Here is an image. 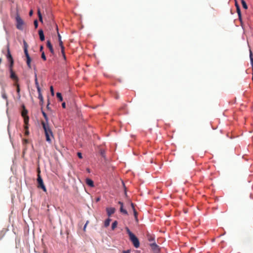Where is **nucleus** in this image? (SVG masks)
<instances>
[{"instance_id": "obj_1", "label": "nucleus", "mask_w": 253, "mask_h": 253, "mask_svg": "<svg viewBox=\"0 0 253 253\" xmlns=\"http://www.w3.org/2000/svg\"><path fill=\"white\" fill-rule=\"evenodd\" d=\"M42 125L44 131L46 140L49 143H51L50 136L53 137L52 131L48 124H46L44 122H42Z\"/></svg>"}, {"instance_id": "obj_2", "label": "nucleus", "mask_w": 253, "mask_h": 253, "mask_svg": "<svg viewBox=\"0 0 253 253\" xmlns=\"http://www.w3.org/2000/svg\"><path fill=\"white\" fill-rule=\"evenodd\" d=\"M127 233L128 234L129 240L132 243L134 247L136 248H138L140 246V243L138 239L135 236V235L132 233L128 227L126 228Z\"/></svg>"}, {"instance_id": "obj_3", "label": "nucleus", "mask_w": 253, "mask_h": 253, "mask_svg": "<svg viewBox=\"0 0 253 253\" xmlns=\"http://www.w3.org/2000/svg\"><path fill=\"white\" fill-rule=\"evenodd\" d=\"M28 45L27 43L24 41V53H25V56L27 58L26 62H27V64L28 66L30 68H31V59L30 55L28 52Z\"/></svg>"}, {"instance_id": "obj_4", "label": "nucleus", "mask_w": 253, "mask_h": 253, "mask_svg": "<svg viewBox=\"0 0 253 253\" xmlns=\"http://www.w3.org/2000/svg\"><path fill=\"white\" fill-rule=\"evenodd\" d=\"M37 182H38V187L39 188L42 189L43 191L46 192V187H45V185H44L42 179L40 174V172L38 174Z\"/></svg>"}, {"instance_id": "obj_5", "label": "nucleus", "mask_w": 253, "mask_h": 253, "mask_svg": "<svg viewBox=\"0 0 253 253\" xmlns=\"http://www.w3.org/2000/svg\"><path fill=\"white\" fill-rule=\"evenodd\" d=\"M16 21L17 28L20 30H23V26L24 25V21L18 14H17L16 15Z\"/></svg>"}, {"instance_id": "obj_6", "label": "nucleus", "mask_w": 253, "mask_h": 253, "mask_svg": "<svg viewBox=\"0 0 253 253\" xmlns=\"http://www.w3.org/2000/svg\"><path fill=\"white\" fill-rule=\"evenodd\" d=\"M23 110L22 112V116L24 118V121L25 123V128L27 129L28 128V122H29V117L27 115L28 113V111L27 110L25 109V107L23 106Z\"/></svg>"}, {"instance_id": "obj_7", "label": "nucleus", "mask_w": 253, "mask_h": 253, "mask_svg": "<svg viewBox=\"0 0 253 253\" xmlns=\"http://www.w3.org/2000/svg\"><path fill=\"white\" fill-rule=\"evenodd\" d=\"M6 56H7L8 60L10 62V66L11 67H12L14 61H13L12 57L10 54L9 48L8 46L7 47V53Z\"/></svg>"}, {"instance_id": "obj_8", "label": "nucleus", "mask_w": 253, "mask_h": 253, "mask_svg": "<svg viewBox=\"0 0 253 253\" xmlns=\"http://www.w3.org/2000/svg\"><path fill=\"white\" fill-rule=\"evenodd\" d=\"M150 246L152 249L156 253L160 252V248L155 243H153L150 244Z\"/></svg>"}, {"instance_id": "obj_9", "label": "nucleus", "mask_w": 253, "mask_h": 253, "mask_svg": "<svg viewBox=\"0 0 253 253\" xmlns=\"http://www.w3.org/2000/svg\"><path fill=\"white\" fill-rule=\"evenodd\" d=\"M10 78L12 80L17 82L18 81V78L17 76L15 75L14 71L12 70V67H11L10 66Z\"/></svg>"}, {"instance_id": "obj_10", "label": "nucleus", "mask_w": 253, "mask_h": 253, "mask_svg": "<svg viewBox=\"0 0 253 253\" xmlns=\"http://www.w3.org/2000/svg\"><path fill=\"white\" fill-rule=\"evenodd\" d=\"M56 30L57 31L59 45L61 47V48H64L63 42H62V41L61 40V35H60V34L58 32V27H57V25H56Z\"/></svg>"}, {"instance_id": "obj_11", "label": "nucleus", "mask_w": 253, "mask_h": 253, "mask_svg": "<svg viewBox=\"0 0 253 253\" xmlns=\"http://www.w3.org/2000/svg\"><path fill=\"white\" fill-rule=\"evenodd\" d=\"M107 214L110 216L111 214H113L115 211V209L114 208H108L106 209Z\"/></svg>"}, {"instance_id": "obj_12", "label": "nucleus", "mask_w": 253, "mask_h": 253, "mask_svg": "<svg viewBox=\"0 0 253 253\" xmlns=\"http://www.w3.org/2000/svg\"><path fill=\"white\" fill-rule=\"evenodd\" d=\"M35 84H36V87L37 88L38 92H40V89H41V88L40 87V85H39V83L38 81L37 74L36 72H35Z\"/></svg>"}, {"instance_id": "obj_13", "label": "nucleus", "mask_w": 253, "mask_h": 253, "mask_svg": "<svg viewBox=\"0 0 253 253\" xmlns=\"http://www.w3.org/2000/svg\"><path fill=\"white\" fill-rule=\"evenodd\" d=\"M47 47L49 48L50 52L52 54H54V50L52 45L49 41H47Z\"/></svg>"}, {"instance_id": "obj_14", "label": "nucleus", "mask_w": 253, "mask_h": 253, "mask_svg": "<svg viewBox=\"0 0 253 253\" xmlns=\"http://www.w3.org/2000/svg\"><path fill=\"white\" fill-rule=\"evenodd\" d=\"M86 183L87 185H88L89 186L91 187H94L93 181L91 179L87 178L86 179Z\"/></svg>"}, {"instance_id": "obj_15", "label": "nucleus", "mask_w": 253, "mask_h": 253, "mask_svg": "<svg viewBox=\"0 0 253 253\" xmlns=\"http://www.w3.org/2000/svg\"><path fill=\"white\" fill-rule=\"evenodd\" d=\"M39 34L40 40L42 41H43L44 40V36L43 34V32L42 29H41L39 31Z\"/></svg>"}, {"instance_id": "obj_16", "label": "nucleus", "mask_w": 253, "mask_h": 253, "mask_svg": "<svg viewBox=\"0 0 253 253\" xmlns=\"http://www.w3.org/2000/svg\"><path fill=\"white\" fill-rule=\"evenodd\" d=\"M42 114L45 120V123L46 124H48V117H47V116L46 115V114L45 113L44 111H43V110L42 111Z\"/></svg>"}, {"instance_id": "obj_17", "label": "nucleus", "mask_w": 253, "mask_h": 253, "mask_svg": "<svg viewBox=\"0 0 253 253\" xmlns=\"http://www.w3.org/2000/svg\"><path fill=\"white\" fill-rule=\"evenodd\" d=\"M250 58L251 60V63L252 67L253 73V53L251 50H250Z\"/></svg>"}, {"instance_id": "obj_18", "label": "nucleus", "mask_w": 253, "mask_h": 253, "mask_svg": "<svg viewBox=\"0 0 253 253\" xmlns=\"http://www.w3.org/2000/svg\"><path fill=\"white\" fill-rule=\"evenodd\" d=\"M38 14L40 21L42 23L43 22L42 17V14L41 13L40 8H38Z\"/></svg>"}, {"instance_id": "obj_19", "label": "nucleus", "mask_w": 253, "mask_h": 253, "mask_svg": "<svg viewBox=\"0 0 253 253\" xmlns=\"http://www.w3.org/2000/svg\"><path fill=\"white\" fill-rule=\"evenodd\" d=\"M120 211L125 214V215H127L128 213H127V211H126V210H125L124 208H123V206L122 207H121L120 208Z\"/></svg>"}, {"instance_id": "obj_20", "label": "nucleus", "mask_w": 253, "mask_h": 253, "mask_svg": "<svg viewBox=\"0 0 253 253\" xmlns=\"http://www.w3.org/2000/svg\"><path fill=\"white\" fill-rule=\"evenodd\" d=\"M38 93H39V97H38L39 99H40V101L42 102L43 101V98L42 95V94L41 89H40V92H38Z\"/></svg>"}, {"instance_id": "obj_21", "label": "nucleus", "mask_w": 253, "mask_h": 253, "mask_svg": "<svg viewBox=\"0 0 253 253\" xmlns=\"http://www.w3.org/2000/svg\"><path fill=\"white\" fill-rule=\"evenodd\" d=\"M110 221H111V219H110V218H108L105 221V222H104L105 227H107L109 225Z\"/></svg>"}, {"instance_id": "obj_22", "label": "nucleus", "mask_w": 253, "mask_h": 253, "mask_svg": "<svg viewBox=\"0 0 253 253\" xmlns=\"http://www.w3.org/2000/svg\"><path fill=\"white\" fill-rule=\"evenodd\" d=\"M118 225V222L117 221H115L112 224V230H114L116 227Z\"/></svg>"}, {"instance_id": "obj_23", "label": "nucleus", "mask_w": 253, "mask_h": 253, "mask_svg": "<svg viewBox=\"0 0 253 253\" xmlns=\"http://www.w3.org/2000/svg\"><path fill=\"white\" fill-rule=\"evenodd\" d=\"M56 96L59 99L60 101H62L63 100V98L60 93L57 92L56 93Z\"/></svg>"}, {"instance_id": "obj_24", "label": "nucleus", "mask_w": 253, "mask_h": 253, "mask_svg": "<svg viewBox=\"0 0 253 253\" xmlns=\"http://www.w3.org/2000/svg\"><path fill=\"white\" fill-rule=\"evenodd\" d=\"M241 2H242L243 8L246 9H247L248 6H247V4H246L245 1L244 0H242Z\"/></svg>"}, {"instance_id": "obj_25", "label": "nucleus", "mask_w": 253, "mask_h": 253, "mask_svg": "<svg viewBox=\"0 0 253 253\" xmlns=\"http://www.w3.org/2000/svg\"><path fill=\"white\" fill-rule=\"evenodd\" d=\"M236 10H237V12L238 13L239 18L240 19H241V10H240V7L236 8Z\"/></svg>"}, {"instance_id": "obj_26", "label": "nucleus", "mask_w": 253, "mask_h": 253, "mask_svg": "<svg viewBox=\"0 0 253 253\" xmlns=\"http://www.w3.org/2000/svg\"><path fill=\"white\" fill-rule=\"evenodd\" d=\"M61 53H62V54L63 55V57L64 58V60H66V58L65 53V51H64V48H61Z\"/></svg>"}, {"instance_id": "obj_27", "label": "nucleus", "mask_w": 253, "mask_h": 253, "mask_svg": "<svg viewBox=\"0 0 253 253\" xmlns=\"http://www.w3.org/2000/svg\"><path fill=\"white\" fill-rule=\"evenodd\" d=\"M2 97L5 99H7V95L5 92V91L3 90L2 92Z\"/></svg>"}, {"instance_id": "obj_28", "label": "nucleus", "mask_w": 253, "mask_h": 253, "mask_svg": "<svg viewBox=\"0 0 253 253\" xmlns=\"http://www.w3.org/2000/svg\"><path fill=\"white\" fill-rule=\"evenodd\" d=\"M133 211L134 215V217H135V218L136 220L138 221V219H137V212L136 210H134Z\"/></svg>"}, {"instance_id": "obj_29", "label": "nucleus", "mask_w": 253, "mask_h": 253, "mask_svg": "<svg viewBox=\"0 0 253 253\" xmlns=\"http://www.w3.org/2000/svg\"><path fill=\"white\" fill-rule=\"evenodd\" d=\"M15 85H16V87H17V89H16L17 92L18 94V95H19V94H20V86H19V85L18 84H16Z\"/></svg>"}, {"instance_id": "obj_30", "label": "nucleus", "mask_w": 253, "mask_h": 253, "mask_svg": "<svg viewBox=\"0 0 253 253\" xmlns=\"http://www.w3.org/2000/svg\"><path fill=\"white\" fill-rule=\"evenodd\" d=\"M34 24L35 28H37L38 26V22L37 20H35L34 22Z\"/></svg>"}, {"instance_id": "obj_31", "label": "nucleus", "mask_w": 253, "mask_h": 253, "mask_svg": "<svg viewBox=\"0 0 253 253\" xmlns=\"http://www.w3.org/2000/svg\"><path fill=\"white\" fill-rule=\"evenodd\" d=\"M28 143H29V141L28 139H24L23 140V145H26V144H28Z\"/></svg>"}, {"instance_id": "obj_32", "label": "nucleus", "mask_w": 253, "mask_h": 253, "mask_svg": "<svg viewBox=\"0 0 253 253\" xmlns=\"http://www.w3.org/2000/svg\"><path fill=\"white\" fill-rule=\"evenodd\" d=\"M42 58L44 60H46V56L45 55V54H44V52H42Z\"/></svg>"}, {"instance_id": "obj_33", "label": "nucleus", "mask_w": 253, "mask_h": 253, "mask_svg": "<svg viewBox=\"0 0 253 253\" xmlns=\"http://www.w3.org/2000/svg\"><path fill=\"white\" fill-rule=\"evenodd\" d=\"M50 92H51V93L52 95H54V90H53V87L52 86H51L50 87Z\"/></svg>"}, {"instance_id": "obj_34", "label": "nucleus", "mask_w": 253, "mask_h": 253, "mask_svg": "<svg viewBox=\"0 0 253 253\" xmlns=\"http://www.w3.org/2000/svg\"><path fill=\"white\" fill-rule=\"evenodd\" d=\"M77 155L78 156V157L80 159H82L83 157H82V154L81 152H78L77 153Z\"/></svg>"}, {"instance_id": "obj_35", "label": "nucleus", "mask_w": 253, "mask_h": 253, "mask_svg": "<svg viewBox=\"0 0 253 253\" xmlns=\"http://www.w3.org/2000/svg\"><path fill=\"white\" fill-rule=\"evenodd\" d=\"M24 128H25V130H26L25 132V135H29V131L28 130V127L27 129H26L25 127H24Z\"/></svg>"}, {"instance_id": "obj_36", "label": "nucleus", "mask_w": 253, "mask_h": 253, "mask_svg": "<svg viewBox=\"0 0 253 253\" xmlns=\"http://www.w3.org/2000/svg\"><path fill=\"white\" fill-rule=\"evenodd\" d=\"M235 6H236V8L240 7V6H239V4L238 3V2H237V1L236 0H235Z\"/></svg>"}, {"instance_id": "obj_37", "label": "nucleus", "mask_w": 253, "mask_h": 253, "mask_svg": "<svg viewBox=\"0 0 253 253\" xmlns=\"http://www.w3.org/2000/svg\"><path fill=\"white\" fill-rule=\"evenodd\" d=\"M130 205H131V207L132 208V210L133 211L134 210H135V207H134V204L133 203H131Z\"/></svg>"}, {"instance_id": "obj_38", "label": "nucleus", "mask_w": 253, "mask_h": 253, "mask_svg": "<svg viewBox=\"0 0 253 253\" xmlns=\"http://www.w3.org/2000/svg\"><path fill=\"white\" fill-rule=\"evenodd\" d=\"M89 221H87L86 223L85 224V225H84V230L85 231V228H86V227L87 225V224L88 223Z\"/></svg>"}, {"instance_id": "obj_39", "label": "nucleus", "mask_w": 253, "mask_h": 253, "mask_svg": "<svg viewBox=\"0 0 253 253\" xmlns=\"http://www.w3.org/2000/svg\"><path fill=\"white\" fill-rule=\"evenodd\" d=\"M130 253V250H128L126 251H124L122 253Z\"/></svg>"}, {"instance_id": "obj_40", "label": "nucleus", "mask_w": 253, "mask_h": 253, "mask_svg": "<svg viewBox=\"0 0 253 253\" xmlns=\"http://www.w3.org/2000/svg\"><path fill=\"white\" fill-rule=\"evenodd\" d=\"M149 241L150 242H151V241H153L154 240V239L153 238V237H150L149 239H148Z\"/></svg>"}, {"instance_id": "obj_41", "label": "nucleus", "mask_w": 253, "mask_h": 253, "mask_svg": "<svg viewBox=\"0 0 253 253\" xmlns=\"http://www.w3.org/2000/svg\"><path fill=\"white\" fill-rule=\"evenodd\" d=\"M33 14V11L32 10H30L29 12V15L31 16Z\"/></svg>"}, {"instance_id": "obj_42", "label": "nucleus", "mask_w": 253, "mask_h": 253, "mask_svg": "<svg viewBox=\"0 0 253 253\" xmlns=\"http://www.w3.org/2000/svg\"><path fill=\"white\" fill-rule=\"evenodd\" d=\"M62 106L63 108H65L66 107V104L65 102L62 103Z\"/></svg>"}, {"instance_id": "obj_43", "label": "nucleus", "mask_w": 253, "mask_h": 253, "mask_svg": "<svg viewBox=\"0 0 253 253\" xmlns=\"http://www.w3.org/2000/svg\"><path fill=\"white\" fill-rule=\"evenodd\" d=\"M119 203V204L121 206V207L123 206V202H120H120H119V203Z\"/></svg>"}, {"instance_id": "obj_44", "label": "nucleus", "mask_w": 253, "mask_h": 253, "mask_svg": "<svg viewBox=\"0 0 253 253\" xmlns=\"http://www.w3.org/2000/svg\"><path fill=\"white\" fill-rule=\"evenodd\" d=\"M115 98L117 99H118L119 98V95L118 94H116V95L115 96Z\"/></svg>"}, {"instance_id": "obj_45", "label": "nucleus", "mask_w": 253, "mask_h": 253, "mask_svg": "<svg viewBox=\"0 0 253 253\" xmlns=\"http://www.w3.org/2000/svg\"><path fill=\"white\" fill-rule=\"evenodd\" d=\"M43 49V46H41L40 47V51H42Z\"/></svg>"}, {"instance_id": "obj_46", "label": "nucleus", "mask_w": 253, "mask_h": 253, "mask_svg": "<svg viewBox=\"0 0 253 253\" xmlns=\"http://www.w3.org/2000/svg\"><path fill=\"white\" fill-rule=\"evenodd\" d=\"M46 108H47V109L48 110H49V104H48L47 105Z\"/></svg>"}, {"instance_id": "obj_47", "label": "nucleus", "mask_w": 253, "mask_h": 253, "mask_svg": "<svg viewBox=\"0 0 253 253\" xmlns=\"http://www.w3.org/2000/svg\"><path fill=\"white\" fill-rule=\"evenodd\" d=\"M99 201V198H98V199H97V201Z\"/></svg>"}]
</instances>
